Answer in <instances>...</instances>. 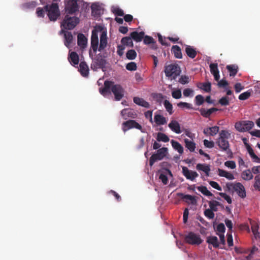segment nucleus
Here are the masks:
<instances>
[{"mask_svg":"<svg viewBox=\"0 0 260 260\" xmlns=\"http://www.w3.org/2000/svg\"><path fill=\"white\" fill-rule=\"evenodd\" d=\"M185 51L187 55L192 59L195 58L197 54L196 49L191 46L187 45Z\"/></svg>","mask_w":260,"mask_h":260,"instance_id":"393cba45","label":"nucleus"},{"mask_svg":"<svg viewBox=\"0 0 260 260\" xmlns=\"http://www.w3.org/2000/svg\"><path fill=\"white\" fill-rule=\"evenodd\" d=\"M209 130H210V136H214L218 132L219 127L217 126H214L209 127Z\"/></svg>","mask_w":260,"mask_h":260,"instance_id":"052dcab7","label":"nucleus"},{"mask_svg":"<svg viewBox=\"0 0 260 260\" xmlns=\"http://www.w3.org/2000/svg\"><path fill=\"white\" fill-rule=\"evenodd\" d=\"M171 144L173 148L177 150L179 153L182 154L183 152V147L182 145L178 142L172 140L171 142Z\"/></svg>","mask_w":260,"mask_h":260,"instance_id":"473e14b6","label":"nucleus"},{"mask_svg":"<svg viewBox=\"0 0 260 260\" xmlns=\"http://www.w3.org/2000/svg\"><path fill=\"white\" fill-rule=\"evenodd\" d=\"M154 120L157 125H164L167 123V120L165 117L160 114H155Z\"/></svg>","mask_w":260,"mask_h":260,"instance_id":"c85d7f7f","label":"nucleus"},{"mask_svg":"<svg viewBox=\"0 0 260 260\" xmlns=\"http://www.w3.org/2000/svg\"><path fill=\"white\" fill-rule=\"evenodd\" d=\"M172 95L173 98L175 99H180L182 96L181 90L177 89V90L173 91L172 92Z\"/></svg>","mask_w":260,"mask_h":260,"instance_id":"864d4df0","label":"nucleus"},{"mask_svg":"<svg viewBox=\"0 0 260 260\" xmlns=\"http://www.w3.org/2000/svg\"><path fill=\"white\" fill-rule=\"evenodd\" d=\"M218 103L222 106H228L230 104L229 98L223 96L218 101Z\"/></svg>","mask_w":260,"mask_h":260,"instance_id":"8fccbe9b","label":"nucleus"},{"mask_svg":"<svg viewBox=\"0 0 260 260\" xmlns=\"http://www.w3.org/2000/svg\"><path fill=\"white\" fill-rule=\"evenodd\" d=\"M64 10L67 14L76 15L79 12V5L78 0H65Z\"/></svg>","mask_w":260,"mask_h":260,"instance_id":"20e7f679","label":"nucleus"},{"mask_svg":"<svg viewBox=\"0 0 260 260\" xmlns=\"http://www.w3.org/2000/svg\"><path fill=\"white\" fill-rule=\"evenodd\" d=\"M61 31L64 33V45L68 48H70L71 44L74 41V37L71 32L64 31L62 30Z\"/></svg>","mask_w":260,"mask_h":260,"instance_id":"a211bd4d","label":"nucleus"},{"mask_svg":"<svg viewBox=\"0 0 260 260\" xmlns=\"http://www.w3.org/2000/svg\"><path fill=\"white\" fill-rule=\"evenodd\" d=\"M209 183V184L214 188L216 189L219 191L222 190L221 186H220V185L216 182L214 181H210Z\"/></svg>","mask_w":260,"mask_h":260,"instance_id":"69168bd1","label":"nucleus"},{"mask_svg":"<svg viewBox=\"0 0 260 260\" xmlns=\"http://www.w3.org/2000/svg\"><path fill=\"white\" fill-rule=\"evenodd\" d=\"M68 59L71 64L73 66H75L79 63V56L76 52H72L70 53L68 57Z\"/></svg>","mask_w":260,"mask_h":260,"instance_id":"6ab92c4d","label":"nucleus"},{"mask_svg":"<svg viewBox=\"0 0 260 260\" xmlns=\"http://www.w3.org/2000/svg\"><path fill=\"white\" fill-rule=\"evenodd\" d=\"M198 110L200 111L201 115L203 117L207 118H209L213 113L218 110L216 108H211L209 109H206L205 108H198Z\"/></svg>","mask_w":260,"mask_h":260,"instance_id":"f3484780","label":"nucleus"},{"mask_svg":"<svg viewBox=\"0 0 260 260\" xmlns=\"http://www.w3.org/2000/svg\"><path fill=\"white\" fill-rule=\"evenodd\" d=\"M45 12L44 8L39 7L36 10V13L39 17H44Z\"/></svg>","mask_w":260,"mask_h":260,"instance_id":"e2e57ef3","label":"nucleus"},{"mask_svg":"<svg viewBox=\"0 0 260 260\" xmlns=\"http://www.w3.org/2000/svg\"><path fill=\"white\" fill-rule=\"evenodd\" d=\"M198 87L206 92H209L211 90V84L209 82L200 83L198 85Z\"/></svg>","mask_w":260,"mask_h":260,"instance_id":"2f4dec72","label":"nucleus"},{"mask_svg":"<svg viewBox=\"0 0 260 260\" xmlns=\"http://www.w3.org/2000/svg\"><path fill=\"white\" fill-rule=\"evenodd\" d=\"M106 60L102 57L101 54L97 55L93 59L91 64V69L96 71L98 69H102L103 71H105Z\"/></svg>","mask_w":260,"mask_h":260,"instance_id":"423d86ee","label":"nucleus"},{"mask_svg":"<svg viewBox=\"0 0 260 260\" xmlns=\"http://www.w3.org/2000/svg\"><path fill=\"white\" fill-rule=\"evenodd\" d=\"M217 173L220 177H225L229 180H232L235 179L234 176L232 173L220 168L217 169Z\"/></svg>","mask_w":260,"mask_h":260,"instance_id":"aec40b11","label":"nucleus"},{"mask_svg":"<svg viewBox=\"0 0 260 260\" xmlns=\"http://www.w3.org/2000/svg\"><path fill=\"white\" fill-rule=\"evenodd\" d=\"M184 240L186 243L192 245H199L203 242L200 236L192 232H189L185 236Z\"/></svg>","mask_w":260,"mask_h":260,"instance_id":"0eeeda50","label":"nucleus"},{"mask_svg":"<svg viewBox=\"0 0 260 260\" xmlns=\"http://www.w3.org/2000/svg\"><path fill=\"white\" fill-rule=\"evenodd\" d=\"M204 215L209 219H213L215 216L213 211L209 209L205 210Z\"/></svg>","mask_w":260,"mask_h":260,"instance_id":"3c124183","label":"nucleus"},{"mask_svg":"<svg viewBox=\"0 0 260 260\" xmlns=\"http://www.w3.org/2000/svg\"><path fill=\"white\" fill-rule=\"evenodd\" d=\"M226 69L230 72V76H235L238 72V67L235 64L228 65Z\"/></svg>","mask_w":260,"mask_h":260,"instance_id":"f704fd0d","label":"nucleus"},{"mask_svg":"<svg viewBox=\"0 0 260 260\" xmlns=\"http://www.w3.org/2000/svg\"><path fill=\"white\" fill-rule=\"evenodd\" d=\"M254 183L253 185L255 190L260 191V175H257L254 177Z\"/></svg>","mask_w":260,"mask_h":260,"instance_id":"49530a36","label":"nucleus"},{"mask_svg":"<svg viewBox=\"0 0 260 260\" xmlns=\"http://www.w3.org/2000/svg\"><path fill=\"white\" fill-rule=\"evenodd\" d=\"M77 43L78 46L84 48L87 45V39L83 34H79L77 36Z\"/></svg>","mask_w":260,"mask_h":260,"instance_id":"a878e982","label":"nucleus"},{"mask_svg":"<svg viewBox=\"0 0 260 260\" xmlns=\"http://www.w3.org/2000/svg\"><path fill=\"white\" fill-rule=\"evenodd\" d=\"M44 9L50 21H56L60 16L59 7L57 3H52L50 5H46L44 6Z\"/></svg>","mask_w":260,"mask_h":260,"instance_id":"f03ea898","label":"nucleus"},{"mask_svg":"<svg viewBox=\"0 0 260 260\" xmlns=\"http://www.w3.org/2000/svg\"><path fill=\"white\" fill-rule=\"evenodd\" d=\"M177 106L182 108H186L188 109H193L192 106L191 104L183 102L178 103L177 104Z\"/></svg>","mask_w":260,"mask_h":260,"instance_id":"de8ad7c7","label":"nucleus"},{"mask_svg":"<svg viewBox=\"0 0 260 260\" xmlns=\"http://www.w3.org/2000/svg\"><path fill=\"white\" fill-rule=\"evenodd\" d=\"M179 82L182 84H185L189 82V78L186 76H182L179 79Z\"/></svg>","mask_w":260,"mask_h":260,"instance_id":"774afa93","label":"nucleus"},{"mask_svg":"<svg viewBox=\"0 0 260 260\" xmlns=\"http://www.w3.org/2000/svg\"><path fill=\"white\" fill-rule=\"evenodd\" d=\"M234 190L237 193L238 195L242 198L246 197V191L243 184L240 182L234 183Z\"/></svg>","mask_w":260,"mask_h":260,"instance_id":"2eb2a0df","label":"nucleus"},{"mask_svg":"<svg viewBox=\"0 0 260 260\" xmlns=\"http://www.w3.org/2000/svg\"><path fill=\"white\" fill-rule=\"evenodd\" d=\"M126 58L129 60L135 59L137 56V53L134 49L129 50L126 54Z\"/></svg>","mask_w":260,"mask_h":260,"instance_id":"79ce46f5","label":"nucleus"},{"mask_svg":"<svg viewBox=\"0 0 260 260\" xmlns=\"http://www.w3.org/2000/svg\"><path fill=\"white\" fill-rule=\"evenodd\" d=\"M134 102L139 106L142 107L149 108L150 107V104L148 102L145 101L143 99L139 97H134L133 99Z\"/></svg>","mask_w":260,"mask_h":260,"instance_id":"b1692460","label":"nucleus"},{"mask_svg":"<svg viewBox=\"0 0 260 260\" xmlns=\"http://www.w3.org/2000/svg\"><path fill=\"white\" fill-rule=\"evenodd\" d=\"M165 73L167 77L175 79L180 74V68L177 64H171L165 66Z\"/></svg>","mask_w":260,"mask_h":260,"instance_id":"39448f33","label":"nucleus"},{"mask_svg":"<svg viewBox=\"0 0 260 260\" xmlns=\"http://www.w3.org/2000/svg\"><path fill=\"white\" fill-rule=\"evenodd\" d=\"M168 149L166 147L159 148L156 152L151 155L149 159V165L152 166L153 164L157 160L162 159L167 153Z\"/></svg>","mask_w":260,"mask_h":260,"instance_id":"1a4fd4ad","label":"nucleus"},{"mask_svg":"<svg viewBox=\"0 0 260 260\" xmlns=\"http://www.w3.org/2000/svg\"><path fill=\"white\" fill-rule=\"evenodd\" d=\"M253 177L252 171L250 169L246 170L241 173V178L245 181L250 180Z\"/></svg>","mask_w":260,"mask_h":260,"instance_id":"c756f323","label":"nucleus"},{"mask_svg":"<svg viewBox=\"0 0 260 260\" xmlns=\"http://www.w3.org/2000/svg\"><path fill=\"white\" fill-rule=\"evenodd\" d=\"M171 52L176 58L181 59L182 58L181 49L179 46L177 45L173 46L171 48Z\"/></svg>","mask_w":260,"mask_h":260,"instance_id":"cd10ccee","label":"nucleus"},{"mask_svg":"<svg viewBox=\"0 0 260 260\" xmlns=\"http://www.w3.org/2000/svg\"><path fill=\"white\" fill-rule=\"evenodd\" d=\"M207 242L213 245V246L215 248H217L219 247V242L218 240V238L216 236H209L207 237Z\"/></svg>","mask_w":260,"mask_h":260,"instance_id":"7c9ffc66","label":"nucleus"},{"mask_svg":"<svg viewBox=\"0 0 260 260\" xmlns=\"http://www.w3.org/2000/svg\"><path fill=\"white\" fill-rule=\"evenodd\" d=\"M132 114V111L129 109H124L121 111V114L123 116V118L126 119L127 118L126 115L131 116L130 115Z\"/></svg>","mask_w":260,"mask_h":260,"instance_id":"4d7b16f0","label":"nucleus"},{"mask_svg":"<svg viewBox=\"0 0 260 260\" xmlns=\"http://www.w3.org/2000/svg\"><path fill=\"white\" fill-rule=\"evenodd\" d=\"M178 196L180 197L181 199L188 204L193 205L197 204V200L194 196L189 194H184L182 193H178Z\"/></svg>","mask_w":260,"mask_h":260,"instance_id":"4468645a","label":"nucleus"},{"mask_svg":"<svg viewBox=\"0 0 260 260\" xmlns=\"http://www.w3.org/2000/svg\"><path fill=\"white\" fill-rule=\"evenodd\" d=\"M121 43L124 46H127L131 47H133L134 46V44L131 37H123L121 40Z\"/></svg>","mask_w":260,"mask_h":260,"instance_id":"c9c22d12","label":"nucleus"},{"mask_svg":"<svg viewBox=\"0 0 260 260\" xmlns=\"http://www.w3.org/2000/svg\"><path fill=\"white\" fill-rule=\"evenodd\" d=\"M91 14L92 16H95L100 14L101 10L100 7L96 4H92L91 7Z\"/></svg>","mask_w":260,"mask_h":260,"instance_id":"a19ab883","label":"nucleus"},{"mask_svg":"<svg viewBox=\"0 0 260 260\" xmlns=\"http://www.w3.org/2000/svg\"><path fill=\"white\" fill-rule=\"evenodd\" d=\"M79 71L83 77H87L88 76L89 68L85 61H81L79 64Z\"/></svg>","mask_w":260,"mask_h":260,"instance_id":"412c9836","label":"nucleus"},{"mask_svg":"<svg viewBox=\"0 0 260 260\" xmlns=\"http://www.w3.org/2000/svg\"><path fill=\"white\" fill-rule=\"evenodd\" d=\"M197 189L205 196L208 197H211L213 196V193L209 191L206 186H200L197 187Z\"/></svg>","mask_w":260,"mask_h":260,"instance_id":"e433bc0d","label":"nucleus"},{"mask_svg":"<svg viewBox=\"0 0 260 260\" xmlns=\"http://www.w3.org/2000/svg\"><path fill=\"white\" fill-rule=\"evenodd\" d=\"M102 31H103V28L101 26H98L92 31L91 37V46L94 52H96L98 49V32L101 31L102 32Z\"/></svg>","mask_w":260,"mask_h":260,"instance_id":"9d476101","label":"nucleus"},{"mask_svg":"<svg viewBox=\"0 0 260 260\" xmlns=\"http://www.w3.org/2000/svg\"><path fill=\"white\" fill-rule=\"evenodd\" d=\"M185 147L190 151L193 152L196 149V143L187 139H184Z\"/></svg>","mask_w":260,"mask_h":260,"instance_id":"72a5a7b5","label":"nucleus"},{"mask_svg":"<svg viewBox=\"0 0 260 260\" xmlns=\"http://www.w3.org/2000/svg\"><path fill=\"white\" fill-rule=\"evenodd\" d=\"M107 45V32L105 30L102 31L100 35V43L98 48L99 51H103Z\"/></svg>","mask_w":260,"mask_h":260,"instance_id":"dca6fc26","label":"nucleus"},{"mask_svg":"<svg viewBox=\"0 0 260 260\" xmlns=\"http://www.w3.org/2000/svg\"><path fill=\"white\" fill-rule=\"evenodd\" d=\"M224 166L231 169H234L236 167V162L233 160H228L224 162Z\"/></svg>","mask_w":260,"mask_h":260,"instance_id":"6e6d98bb","label":"nucleus"},{"mask_svg":"<svg viewBox=\"0 0 260 260\" xmlns=\"http://www.w3.org/2000/svg\"><path fill=\"white\" fill-rule=\"evenodd\" d=\"M219 194L220 195V197H221L225 200H226V202L229 204H231L232 203V199L230 197V196H229V195L226 194L225 193H223V192H219Z\"/></svg>","mask_w":260,"mask_h":260,"instance_id":"0e129e2a","label":"nucleus"},{"mask_svg":"<svg viewBox=\"0 0 260 260\" xmlns=\"http://www.w3.org/2000/svg\"><path fill=\"white\" fill-rule=\"evenodd\" d=\"M156 139L158 141L164 142H168L170 140L169 138L166 134L161 133H158Z\"/></svg>","mask_w":260,"mask_h":260,"instance_id":"ea45409f","label":"nucleus"},{"mask_svg":"<svg viewBox=\"0 0 260 260\" xmlns=\"http://www.w3.org/2000/svg\"><path fill=\"white\" fill-rule=\"evenodd\" d=\"M210 209L213 211H217V206L220 205V203L216 201H212L209 202Z\"/></svg>","mask_w":260,"mask_h":260,"instance_id":"c03bdc74","label":"nucleus"},{"mask_svg":"<svg viewBox=\"0 0 260 260\" xmlns=\"http://www.w3.org/2000/svg\"><path fill=\"white\" fill-rule=\"evenodd\" d=\"M204 145L207 148H212L214 146V143L205 139L204 140Z\"/></svg>","mask_w":260,"mask_h":260,"instance_id":"338daca9","label":"nucleus"},{"mask_svg":"<svg viewBox=\"0 0 260 260\" xmlns=\"http://www.w3.org/2000/svg\"><path fill=\"white\" fill-rule=\"evenodd\" d=\"M100 93L104 96L110 94L112 92L117 101L121 100L124 96V90L119 84H115L111 81L106 80L104 82V87L99 88Z\"/></svg>","mask_w":260,"mask_h":260,"instance_id":"f257e3e1","label":"nucleus"},{"mask_svg":"<svg viewBox=\"0 0 260 260\" xmlns=\"http://www.w3.org/2000/svg\"><path fill=\"white\" fill-rule=\"evenodd\" d=\"M79 23V18L76 16H70L67 14L61 24V27L65 29L71 30Z\"/></svg>","mask_w":260,"mask_h":260,"instance_id":"7ed1b4c3","label":"nucleus"},{"mask_svg":"<svg viewBox=\"0 0 260 260\" xmlns=\"http://www.w3.org/2000/svg\"><path fill=\"white\" fill-rule=\"evenodd\" d=\"M205 101L204 98L201 94H198L195 97L194 102L197 106L202 105Z\"/></svg>","mask_w":260,"mask_h":260,"instance_id":"a18cd8bd","label":"nucleus"},{"mask_svg":"<svg viewBox=\"0 0 260 260\" xmlns=\"http://www.w3.org/2000/svg\"><path fill=\"white\" fill-rule=\"evenodd\" d=\"M251 95V92L248 91L243 92L240 94L239 96V99L240 100H246L248 99Z\"/></svg>","mask_w":260,"mask_h":260,"instance_id":"09e8293b","label":"nucleus"},{"mask_svg":"<svg viewBox=\"0 0 260 260\" xmlns=\"http://www.w3.org/2000/svg\"><path fill=\"white\" fill-rule=\"evenodd\" d=\"M196 169L198 171L204 172L207 176H209V173L211 170L210 165L205 164H198L196 166Z\"/></svg>","mask_w":260,"mask_h":260,"instance_id":"4be33fe9","label":"nucleus"},{"mask_svg":"<svg viewBox=\"0 0 260 260\" xmlns=\"http://www.w3.org/2000/svg\"><path fill=\"white\" fill-rule=\"evenodd\" d=\"M132 39H133L134 41L138 42L142 41V39L144 37V32L143 31H141L138 32L137 31H133L131 33L130 35Z\"/></svg>","mask_w":260,"mask_h":260,"instance_id":"bb28decb","label":"nucleus"},{"mask_svg":"<svg viewBox=\"0 0 260 260\" xmlns=\"http://www.w3.org/2000/svg\"><path fill=\"white\" fill-rule=\"evenodd\" d=\"M230 135V134L227 131H221L219 133V137L218 139L226 140Z\"/></svg>","mask_w":260,"mask_h":260,"instance_id":"13d9d810","label":"nucleus"},{"mask_svg":"<svg viewBox=\"0 0 260 260\" xmlns=\"http://www.w3.org/2000/svg\"><path fill=\"white\" fill-rule=\"evenodd\" d=\"M251 231L254 235V238L257 239L260 238V234L258 232V225L256 223L251 225Z\"/></svg>","mask_w":260,"mask_h":260,"instance_id":"4c0bfd02","label":"nucleus"},{"mask_svg":"<svg viewBox=\"0 0 260 260\" xmlns=\"http://www.w3.org/2000/svg\"><path fill=\"white\" fill-rule=\"evenodd\" d=\"M133 128L140 131L142 129V126L134 120H129L123 122L122 124V129L124 132Z\"/></svg>","mask_w":260,"mask_h":260,"instance_id":"9b49d317","label":"nucleus"},{"mask_svg":"<svg viewBox=\"0 0 260 260\" xmlns=\"http://www.w3.org/2000/svg\"><path fill=\"white\" fill-rule=\"evenodd\" d=\"M254 126V123L252 121L242 120L237 122L235 124V128L240 132L249 131Z\"/></svg>","mask_w":260,"mask_h":260,"instance_id":"6e6552de","label":"nucleus"},{"mask_svg":"<svg viewBox=\"0 0 260 260\" xmlns=\"http://www.w3.org/2000/svg\"><path fill=\"white\" fill-rule=\"evenodd\" d=\"M164 105L169 114H172L173 113L172 104L168 100H166L164 102Z\"/></svg>","mask_w":260,"mask_h":260,"instance_id":"58836bf2","label":"nucleus"},{"mask_svg":"<svg viewBox=\"0 0 260 260\" xmlns=\"http://www.w3.org/2000/svg\"><path fill=\"white\" fill-rule=\"evenodd\" d=\"M170 128L176 134L181 133L180 126L178 121L176 120H172L168 125Z\"/></svg>","mask_w":260,"mask_h":260,"instance_id":"5701e85b","label":"nucleus"},{"mask_svg":"<svg viewBox=\"0 0 260 260\" xmlns=\"http://www.w3.org/2000/svg\"><path fill=\"white\" fill-rule=\"evenodd\" d=\"M216 143L218 146L222 151H226V153L231 158L232 157L233 153L231 149L229 148L230 145L229 141L227 140L217 139Z\"/></svg>","mask_w":260,"mask_h":260,"instance_id":"f8f14e48","label":"nucleus"},{"mask_svg":"<svg viewBox=\"0 0 260 260\" xmlns=\"http://www.w3.org/2000/svg\"><path fill=\"white\" fill-rule=\"evenodd\" d=\"M126 69L131 71H136L137 70V64L134 62H131L126 64Z\"/></svg>","mask_w":260,"mask_h":260,"instance_id":"603ef678","label":"nucleus"},{"mask_svg":"<svg viewBox=\"0 0 260 260\" xmlns=\"http://www.w3.org/2000/svg\"><path fill=\"white\" fill-rule=\"evenodd\" d=\"M182 174L187 179L191 181L194 180L199 176L196 172L189 170L186 167H182Z\"/></svg>","mask_w":260,"mask_h":260,"instance_id":"ddd939ff","label":"nucleus"},{"mask_svg":"<svg viewBox=\"0 0 260 260\" xmlns=\"http://www.w3.org/2000/svg\"><path fill=\"white\" fill-rule=\"evenodd\" d=\"M152 96L158 103H161L164 99V96L161 93H154Z\"/></svg>","mask_w":260,"mask_h":260,"instance_id":"680f3d73","label":"nucleus"},{"mask_svg":"<svg viewBox=\"0 0 260 260\" xmlns=\"http://www.w3.org/2000/svg\"><path fill=\"white\" fill-rule=\"evenodd\" d=\"M144 43L145 44H151V43H154V39L149 36H146L144 37Z\"/></svg>","mask_w":260,"mask_h":260,"instance_id":"bf43d9fd","label":"nucleus"},{"mask_svg":"<svg viewBox=\"0 0 260 260\" xmlns=\"http://www.w3.org/2000/svg\"><path fill=\"white\" fill-rule=\"evenodd\" d=\"M210 72L212 75L219 73L218 69V65L216 63H212L210 64Z\"/></svg>","mask_w":260,"mask_h":260,"instance_id":"37998d69","label":"nucleus"},{"mask_svg":"<svg viewBox=\"0 0 260 260\" xmlns=\"http://www.w3.org/2000/svg\"><path fill=\"white\" fill-rule=\"evenodd\" d=\"M112 12L116 15L122 16L124 15L123 11L118 7L114 8L112 9Z\"/></svg>","mask_w":260,"mask_h":260,"instance_id":"5fc2aeb1","label":"nucleus"}]
</instances>
